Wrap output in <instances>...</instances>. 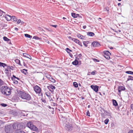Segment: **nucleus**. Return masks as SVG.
<instances>
[{
	"mask_svg": "<svg viewBox=\"0 0 133 133\" xmlns=\"http://www.w3.org/2000/svg\"><path fill=\"white\" fill-rule=\"evenodd\" d=\"M12 127L13 129L17 131L23 129L25 128L24 123L22 122L14 123Z\"/></svg>",
	"mask_w": 133,
	"mask_h": 133,
	"instance_id": "1",
	"label": "nucleus"
},
{
	"mask_svg": "<svg viewBox=\"0 0 133 133\" xmlns=\"http://www.w3.org/2000/svg\"><path fill=\"white\" fill-rule=\"evenodd\" d=\"M1 91L3 94L6 95H9L11 93L10 89L6 86H4L1 88Z\"/></svg>",
	"mask_w": 133,
	"mask_h": 133,
	"instance_id": "2",
	"label": "nucleus"
},
{
	"mask_svg": "<svg viewBox=\"0 0 133 133\" xmlns=\"http://www.w3.org/2000/svg\"><path fill=\"white\" fill-rule=\"evenodd\" d=\"M19 96L22 99H26V100H30L31 99L30 95L29 94L23 92L22 91H20L18 92Z\"/></svg>",
	"mask_w": 133,
	"mask_h": 133,
	"instance_id": "3",
	"label": "nucleus"
},
{
	"mask_svg": "<svg viewBox=\"0 0 133 133\" xmlns=\"http://www.w3.org/2000/svg\"><path fill=\"white\" fill-rule=\"evenodd\" d=\"M27 127L30 128L31 130L34 131H36L37 130V128L35 125H34L31 122L29 121L27 124Z\"/></svg>",
	"mask_w": 133,
	"mask_h": 133,
	"instance_id": "4",
	"label": "nucleus"
},
{
	"mask_svg": "<svg viewBox=\"0 0 133 133\" xmlns=\"http://www.w3.org/2000/svg\"><path fill=\"white\" fill-rule=\"evenodd\" d=\"M5 130L7 133H12L13 131V129L11 125H6L5 127Z\"/></svg>",
	"mask_w": 133,
	"mask_h": 133,
	"instance_id": "5",
	"label": "nucleus"
},
{
	"mask_svg": "<svg viewBox=\"0 0 133 133\" xmlns=\"http://www.w3.org/2000/svg\"><path fill=\"white\" fill-rule=\"evenodd\" d=\"M34 90L35 92L38 94L40 93L41 92V89L39 87L36 85L34 88Z\"/></svg>",
	"mask_w": 133,
	"mask_h": 133,
	"instance_id": "6",
	"label": "nucleus"
},
{
	"mask_svg": "<svg viewBox=\"0 0 133 133\" xmlns=\"http://www.w3.org/2000/svg\"><path fill=\"white\" fill-rule=\"evenodd\" d=\"M47 88L49 90L52 92H53L54 90L55 89V87L52 85H50L48 86Z\"/></svg>",
	"mask_w": 133,
	"mask_h": 133,
	"instance_id": "7",
	"label": "nucleus"
},
{
	"mask_svg": "<svg viewBox=\"0 0 133 133\" xmlns=\"http://www.w3.org/2000/svg\"><path fill=\"white\" fill-rule=\"evenodd\" d=\"M91 87L96 92H97L98 90L99 87L98 86L91 85Z\"/></svg>",
	"mask_w": 133,
	"mask_h": 133,
	"instance_id": "8",
	"label": "nucleus"
},
{
	"mask_svg": "<svg viewBox=\"0 0 133 133\" xmlns=\"http://www.w3.org/2000/svg\"><path fill=\"white\" fill-rule=\"evenodd\" d=\"M71 40L74 41L76 43L78 44L79 45L82 46L81 42L75 38H72Z\"/></svg>",
	"mask_w": 133,
	"mask_h": 133,
	"instance_id": "9",
	"label": "nucleus"
},
{
	"mask_svg": "<svg viewBox=\"0 0 133 133\" xmlns=\"http://www.w3.org/2000/svg\"><path fill=\"white\" fill-rule=\"evenodd\" d=\"M10 66H9L8 65L6 67H5V72L6 74H8L9 73V72H11V70H10Z\"/></svg>",
	"mask_w": 133,
	"mask_h": 133,
	"instance_id": "10",
	"label": "nucleus"
},
{
	"mask_svg": "<svg viewBox=\"0 0 133 133\" xmlns=\"http://www.w3.org/2000/svg\"><path fill=\"white\" fill-rule=\"evenodd\" d=\"M92 45L94 47L98 46L100 45V44L98 42H94L92 43Z\"/></svg>",
	"mask_w": 133,
	"mask_h": 133,
	"instance_id": "11",
	"label": "nucleus"
},
{
	"mask_svg": "<svg viewBox=\"0 0 133 133\" xmlns=\"http://www.w3.org/2000/svg\"><path fill=\"white\" fill-rule=\"evenodd\" d=\"M125 90V88L123 86H120L118 88V91L119 92L122 90Z\"/></svg>",
	"mask_w": 133,
	"mask_h": 133,
	"instance_id": "12",
	"label": "nucleus"
},
{
	"mask_svg": "<svg viewBox=\"0 0 133 133\" xmlns=\"http://www.w3.org/2000/svg\"><path fill=\"white\" fill-rule=\"evenodd\" d=\"M65 127L67 128V129L68 130H70L71 129L72 127L71 124H66L65 125Z\"/></svg>",
	"mask_w": 133,
	"mask_h": 133,
	"instance_id": "13",
	"label": "nucleus"
},
{
	"mask_svg": "<svg viewBox=\"0 0 133 133\" xmlns=\"http://www.w3.org/2000/svg\"><path fill=\"white\" fill-rule=\"evenodd\" d=\"M23 55L24 57L29 58L30 59H31V57L30 55L26 53H23Z\"/></svg>",
	"mask_w": 133,
	"mask_h": 133,
	"instance_id": "14",
	"label": "nucleus"
},
{
	"mask_svg": "<svg viewBox=\"0 0 133 133\" xmlns=\"http://www.w3.org/2000/svg\"><path fill=\"white\" fill-rule=\"evenodd\" d=\"M5 17L7 21H10L11 18V17L8 15H5Z\"/></svg>",
	"mask_w": 133,
	"mask_h": 133,
	"instance_id": "15",
	"label": "nucleus"
},
{
	"mask_svg": "<svg viewBox=\"0 0 133 133\" xmlns=\"http://www.w3.org/2000/svg\"><path fill=\"white\" fill-rule=\"evenodd\" d=\"M105 114H106V115L108 116V118H111V114L109 112L106 111L105 112Z\"/></svg>",
	"mask_w": 133,
	"mask_h": 133,
	"instance_id": "16",
	"label": "nucleus"
},
{
	"mask_svg": "<svg viewBox=\"0 0 133 133\" xmlns=\"http://www.w3.org/2000/svg\"><path fill=\"white\" fill-rule=\"evenodd\" d=\"M11 20L12 21L16 22L17 20V18L15 16H11Z\"/></svg>",
	"mask_w": 133,
	"mask_h": 133,
	"instance_id": "17",
	"label": "nucleus"
},
{
	"mask_svg": "<svg viewBox=\"0 0 133 133\" xmlns=\"http://www.w3.org/2000/svg\"><path fill=\"white\" fill-rule=\"evenodd\" d=\"M94 34L92 32H88L87 33V35L90 36H93L94 35Z\"/></svg>",
	"mask_w": 133,
	"mask_h": 133,
	"instance_id": "18",
	"label": "nucleus"
},
{
	"mask_svg": "<svg viewBox=\"0 0 133 133\" xmlns=\"http://www.w3.org/2000/svg\"><path fill=\"white\" fill-rule=\"evenodd\" d=\"M16 79L18 80H19V78L16 77L15 75H13L12 77L11 78V79L12 80H14V79Z\"/></svg>",
	"mask_w": 133,
	"mask_h": 133,
	"instance_id": "19",
	"label": "nucleus"
},
{
	"mask_svg": "<svg viewBox=\"0 0 133 133\" xmlns=\"http://www.w3.org/2000/svg\"><path fill=\"white\" fill-rule=\"evenodd\" d=\"M77 36L78 38H80L81 39H83L84 38V37L82 35L79 34H78L77 35Z\"/></svg>",
	"mask_w": 133,
	"mask_h": 133,
	"instance_id": "20",
	"label": "nucleus"
},
{
	"mask_svg": "<svg viewBox=\"0 0 133 133\" xmlns=\"http://www.w3.org/2000/svg\"><path fill=\"white\" fill-rule=\"evenodd\" d=\"M104 55H111V53L108 51H104Z\"/></svg>",
	"mask_w": 133,
	"mask_h": 133,
	"instance_id": "21",
	"label": "nucleus"
},
{
	"mask_svg": "<svg viewBox=\"0 0 133 133\" xmlns=\"http://www.w3.org/2000/svg\"><path fill=\"white\" fill-rule=\"evenodd\" d=\"M1 66H2L5 68L8 65L6 64L1 62Z\"/></svg>",
	"mask_w": 133,
	"mask_h": 133,
	"instance_id": "22",
	"label": "nucleus"
},
{
	"mask_svg": "<svg viewBox=\"0 0 133 133\" xmlns=\"http://www.w3.org/2000/svg\"><path fill=\"white\" fill-rule=\"evenodd\" d=\"M4 83V82L0 79V88L3 85Z\"/></svg>",
	"mask_w": 133,
	"mask_h": 133,
	"instance_id": "23",
	"label": "nucleus"
},
{
	"mask_svg": "<svg viewBox=\"0 0 133 133\" xmlns=\"http://www.w3.org/2000/svg\"><path fill=\"white\" fill-rule=\"evenodd\" d=\"M22 72L24 74L26 75L27 73V70L25 69H23L22 71Z\"/></svg>",
	"mask_w": 133,
	"mask_h": 133,
	"instance_id": "24",
	"label": "nucleus"
},
{
	"mask_svg": "<svg viewBox=\"0 0 133 133\" xmlns=\"http://www.w3.org/2000/svg\"><path fill=\"white\" fill-rule=\"evenodd\" d=\"M82 56V55L81 54H79L76 57V59L79 60V59H81V58Z\"/></svg>",
	"mask_w": 133,
	"mask_h": 133,
	"instance_id": "25",
	"label": "nucleus"
},
{
	"mask_svg": "<svg viewBox=\"0 0 133 133\" xmlns=\"http://www.w3.org/2000/svg\"><path fill=\"white\" fill-rule=\"evenodd\" d=\"M113 103V105L115 106H117L118 105V104L116 100H112Z\"/></svg>",
	"mask_w": 133,
	"mask_h": 133,
	"instance_id": "26",
	"label": "nucleus"
},
{
	"mask_svg": "<svg viewBox=\"0 0 133 133\" xmlns=\"http://www.w3.org/2000/svg\"><path fill=\"white\" fill-rule=\"evenodd\" d=\"M110 55H104V57L107 59H109L110 58Z\"/></svg>",
	"mask_w": 133,
	"mask_h": 133,
	"instance_id": "27",
	"label": "nucleus"
},
{
	"mask_svg": "<svg viewBox=\"0 0 133 133\" xmlns=\"http://www.w3.org/2000/svg\"><path fill=\"white\" fill-rule=\"evenodd\" d=\"M15 61L17 64L20 65H21L20 61L18 59H16L15 60Z\"/></svg>",
	"mask_w": 133,
	"mask_h": 133,
	"instance_id": "28",
	"label": "nucleus"
},
{
	"mask_svg": "<svg viewBox=\"0 0 133 133\" xmlns=\"http://www.w3.org/2000/svg\"><path fill=\"white\" fill-rule=\"evenodd\" d=\"M83 44L86 47H87L88 46V42L84 41L83 42Z\"/></svg>",
	"mask_w": 133,
	"mask_h": 133,
	"instance_id": "29",
	"label": "nucleus"
},
{
	"mask_svg": "<svg viewBox=\"0 0 133 133\" xmlns=\"http://www.w3.org/2000/svg\"><path fill=\"white\" fill-rule=\"evenodd\" d=\"M49 78L51 82L54 83L55 82V80L54 79H53L52 77H49Z\"/></svg>",
	"mask_w": 133,
	"mask_h": 133,
	"instance_id": "30",
	"label": "nucleus"
},
{
	"mask_svg": "<svg viewBox=\"0 0 133 133\" xmlns=\"http://www.w3.org/2000/svg\"><path fill=\"white\" fill-rule=\"evenodd\" d=\"M78 63V62L77 60H75L72 62V63L73 65H76Z\"/></svg>",
	"mask_w": 133,
	"mask_h": 133,
	"instance_id": "31",
	"label": "nucleus"
},
{
	"mask_svg": "<svg viewBox=\"0 0 133 133\" xmlns=\"http://www.w3.org/2000/svg\"><path fill=\"white\" fill-rule=\"evenodd\" d=\"M3 39L5 41H7V42H9L10 41V39L7 38L6 37H3Z\"/></svg>",
	"mask_w": 133,
	"mask_h": 133,
	"instance_id": "32",
	"label": "nucleus"
},
{
	"mask_svg": "<svg viewBox=\"0 0 133 133\" xmlns=\"http://www.w3.org/2000/svg\"><path fill=\"white\" fill-rule=\"evenodd\" d=\"M26 37L30 38H31L32 37V36L30 35L27 34H25L24 35Z\"/></svg>",
	"mask_w": 133,
	"mask_h": 133,
	"instance_id": "33",
	"label": "nucleus"
},
{
	"mask_svg": "<svg viewBox=\"0 0 133 133\" xmlns=\"http://www.w3.org/2000/svg\"><path fill=\"white\" fill-rule=\"evenodd\" d=\"M130 80H133V77H132L131 76H129L127 81H128Z\"/></svg>",
	"mask_w": 133,
	"mask_h": 133,
	"instance_id": "34",
	"label": "nucleus"
},
{
	"mask_svg": "<svg viewBox=\"0 0 133 133\" xmlns=\"http://www.w3.org/2000/svg\"><path fill=\"white\" fill-rule=\"evenodd\" d=\"M72 16L74 18H76L77 17V15H76L75 13H71Z\"/></svg>",
	"mask_w": 133,
	"mask_h": 133,
	"instance_id": "35",
	"label": "nucleus"
},
{
	"mask_svg": "<svg viewBox=\"0 0 133 133\" xmlns=\"http://www.w3.org/2000/svg\"><path fill=\"white\" fill-rule=\"evenodd\" d=\"M126 73L131 75H133V72L130 71H127L125 72Z\"/></svg>",
	"mask_w": 133,
	"mask_h": 133,
	"instance_id": "36",
	"label": "nucleus"
},
{
	"mask_svg": "<svg viewBox=\"0 0 133 133\" xmlns=\"http://www.w3.org/2000/svg\"><path fill=\"white\" fill-rule=\"evenodd\" d=\"M73 85L75 87H77L78 86V84L76 82H74L73 83Z\"/></svg>",
	"mask_w": 133,
	"mask_h": 133,
	"instance_id": "37",
	"label": "nucleus"
},
{
	"mask_svg": "<svg viewBox=\"0 0 133 133\" xmlns=\"http://www.w3.org/2000/svg\"><path fill=\"white\" fill-rule=\"evenodd\" d=\"M109 119L108 118L106 119L104 121V123L105 124H107L109 122Z\"/></svg>",
	"mask_w": 133,
	"mask_h": 133,
	"instance_id": "38",
	"label": "nucleus"
},
{
	"mask_svg": "<svg viewBox=\"0 0 133 133\" xmlns=\"http://www.w3.org/2000/svg\"><path fill=\"white\" fill-rule=\"evenodd\" d=\"M45 94L48 97H49L50 96V93L49 92H47L45 93Z\"/></svg>",
	"mask_w": 133,
	"mask_h": 133,
	"instance_id": "39",
	"label": "nucleus"
},
{
	"mask_svg": "<svg viewBox=\"0 0 133 133\" xmlns=\"http://www.w3.org/2000/svg\"><path fill=\"white\" fill-rule=\"evenodd\" d=\"M4 123L1 120H0V127L2 126L3 125Z\"/></svg>",
	"mask_w": 133,
	"mask_h": 133,
	"instance_id": "40",
	"label": "nucleus"
},
{
	"mask_svg": "<svg viewBox=\"0 0 133 133\" xmlns=\"http://www.w3.org/2000/svg\"><path fill=\"white\" fill-rule=\"evenodd\" d=\"M33 38L35 39H39V37H38L37 36H34L33 37Z\"/></svg>",
	"mask_w": 133,
	"mask_h": 133,
	"instance_id": "41",
	"label": "nucleus"
},
{
	"mask_svg": "<svg viewBox=\"0 0 133 133\" xmlns=\"http://www.w3.org/2000/svg\"><path fill=\"white\" fill-rule=\"evenodd\" d=\"M13 81V83L15 84H17L18 83V82L17 81L14 79V80H12Z\"/></svg>",
	"mask_w": 133,
	"mask_h": 133,
	"instance_id": "42",
	"label": "nucleus"
},
{
	"mask_svg": "<svg viewBox=\"0 0 133 133\" xmlns=\"http://www.w3.org/2000/svg\"><path fill=\"white\" fill-rule=\"evenodd\" d=\"M1 104L2 106L3 107H5L7 105L6 104L3 103Z\"/></svg>",
	"mask_w": 133,
	"mask_h": 133,
	"instance_id": "43",
	"label": "nucleus"
},
{
	"mask_svg": "<svg viewBox=\"0 0 133 133\" xmlns=\"http://www.w3.org/2000/svg\"><path fill=\"white\" fill-rule=\"evenodd\" d=\"M3 12L0 9V14H1L0 16H1L3 15Z\"/></svg>",
	"mask_w": 133,
	"mask_h": 133,
	"instance_id": "44",
	"label": "nucleus"
},
{
	"mask_svg": "<svg viewBox=\"0 0 133 133\" xmlns=\"http://www.w3.org/2000/svg\"><path fill=\"white\" fill-rule=\"evenodd\" d=\"M66 49L67 50V51L69 53L70 52V51H71L70 50L69 48H67Z\"/></svg>",
	"mask_w": 133,
	"mask_h": 133,
	"instance_id": "45",
	"label": "nucleus"
},
{
	"mask_svg": "<svg viewBox=\"0 0 133 133\" xmlns=\"http://www.w3.org/2000/svg\"><path fill=\"white\" fill-rule=\"evenodd\" d=\"M96 72V71H93L92 72H91V74L92 75H95Z\"/></svg>",
	"mask_w": 133,
	"mask_h": 133,
	"instance_id": "46",
	"label": "nucleus"
},
{
	"mask_svg": "<svg viewBox=\"0 0 133 133\" xmlns=\"http://www.w3.org/2000/svg\"><path fill=\"white\" fill-rule=\"evenodd\" d=\"M90 114V113L89 111H88L86 112V115L87 116H90V115H89V114Z\"/></svg>",
	"mask_w": 133,
	"mask_h": 133,
	"instance_id": "47",
	"label": "nucleus"
},
{
	"mask_svg": "<svg viewBox=\"0 0 133 133\" xmlns=\"http://www.w3.org/2000/svg\"><path fill=\"white\" fill-rule=\"evenodd\" d=\"M21 22V20L20 19H19L17 22V23L18 24H19Z\"/></svg>",
	"mask_w": 133,
	"mask_h": 133,
	"instance_id": "48",
	"label": "nucleus"
},
{
	"mask_svg": "<svg viewBox=\"0 0 133 133\" xmlns=\"http://www.w3.org/2000/svg\"><path fill=\"white\" fill-rule=\"evenodd\" d=\"M94 61L97 62H99V61L97 59H94Z\"/></svg>",
	"mask_w": 133,
	"mask_h": 133,
	"instance_id": "49",
	"label": "nucleus"
},
{
	"mask_svg": "<svg viewBox=\"0 0 133 133\" xmlns=\"http://www.w3.org/2000/svg\"><path fill=\"white\" fill-rule=\"evenodd\" d=\"M50 25L52 26L53 27H54L55 28H56L57 26V25Z\"/></svg>",
	"mask_w": 133,
	"mask_h": 133,
	"instance_id": "50",
	"label": "nucleus"
},
{
	"mask_svg": "<svg viewBox=\"0 0 133 133\" xmlns=\"http://www.w3.org/2000/svg\"><path fill=\"white\" fill-rule=\"evenodd\" d=\"M128 133H133V130H130Z\"/></svg>",
	"mask_w": 133,
	"mask_h": 133,
	"instance_id": "51",
	"label": "nucleus"
},
{
	"mask_svg": "<svg viewBox=\"0 0 133 133\" xmlns=\"http://www.w3.org/2000/svg\"><path fill=\"white\" fill-rule=\"evenodd\" d=\"M10 70H13V67L12 66H10Z\"/></svg>",
	"mask_w": 133,
	"mask_h": 133,
	"instance_id": "52",
	"label": "nucleus"
},
{
	"mask_svg": "<svg viewBox=\"0 0 133 133\" xmlns=\"http://www.w3.org/2000/svg\"><path fill=\"white\" fill-rule=\"evenodd\" d=\"M131 107L132 109H133V105L131 104Z\"/></svg>",
	"mask_w": 133,
	"mask_h": 133,
	"instance_id": "53",
	"label": "nucleus"
},
{
	"mask_svg": "<svg viewBox=\"0 0 133 133\" xmlns=\"http://www.w3.org/2000/svg\"><path fill=\"white\" fill-rule=\"evenodd\" d=\"M15 30L16 31H17L18 30V28H15Z\"/></svg>",
	"mask_w": 133,
	"mask_h": 133,
	"instance_id": "54",
	"label": "nucleus"
},
{
	"mask_svg": "<svg viewBox=\"0 0 133 133\" xmlns=\"http://www.w3.org/2000/svg\"><path fill=\"white\" fill-rule=\"evenodd\" d=\"M83 27L84 29H85L86 28V26L85 25H84L83 26Z\"/></svg>",
	"mask_w": 133,
	"mask_h": 133,
	"instance_id": "55",
	"label": "nucleus"
},
{
	"mask_svg": "<svg viewBox=\"0 0 133 133\" xmlns=\"http://www.w3.org/2000/svg\"><path fill=\"white\" fill-rule=\"evenodd\" d=\"M106 9L107 11H109V8H106Z\"/></svg>",
	"mask_w": 133,
	"mask_h": 133,
	"instance_id": "56",
	"label": "nucleus"
},
{
	"mask_svg": "<svg viewBox=\"0 0 133 133\" xmlns=\"http://www.w3.org/2000/svg\"><path fill=\"white\" fill-rule=\"evenodd\" d=\"M68 38L69 39H71L72 38H72L70 36H69L68 37Z\"/></svg>",
	"mask_w": 133,
	"mask_h": 133,
	"instance_id": "57",
	"label": "nucleus"
},
{
	"mask_svg": "<svg viewBox=\"0 0 133 133\" xmlns=\"http://www.w3.org/2000/svg\"><path fill=\"white\" fill-rule=\"evenodd\" d=\"M121 5V4L120 3H118V6H119Z\"/></svg>",
	"mask_w": 133,
	"mask_h": 133,
	"instance_id": "58",
	"label": "nucleus"
},
{
	"mask_svg": "<svg viewBox=\"0 0 133 133\" xmlns=\"http://www.w3.org/2000/svg\"><path fill=\"white\" fill-rule=\"evenodd\" d=\"M110 48V49H113V48L112 47H111Z\"/></svg>",
	"mask_w": 133,
	"mask_h": 133,
	"instance_id": "59",
	"label": "nucleus"
},
{
	"mask_svg": "<svg viewBox=\"0 0 133 133\" xmlns=\"http://www.w3.org/2000/svg\"><path fill=\"white\" fill-rule=\"evenodd\" d=\"M42 101L43 102H45V100H42Z\"/></svg>",
	"mask_w": 133,
	"mask_h": 133,
	"instance_id": "60",
	"label": "nucleus"
},
{
	"mask_svg": "<svg viewBox=\"0 0 133 133\" xmlns=\"http://www.w3.org/2000/svg\"><path fill=\"white\" fill-rule=\"evenodd\" d=\"M63 19H66V18H65V17H63Z\"/></svg>",
	"mask_w": 133,
	"mask_h": 133,
	"instance_id": "61",
	"label": "nucleus"
},
{
	"mask_svg": "<svg viewBox=\"0 0 133 133\" xmlns=\"http://www.w3.org/2000/svg\"><path fill=\"white\" fill-rule=\"evenodd\" d=\"M119 1H121L122 0H118Z\"/></svg>",
	"mask_w": 133,
	"mask_h": 133,
	"instance_id": "62",
	"label": "nucleus"
},
{
	"mask_svg": "<svg viewBox=\"0 0 133 133\" xmlns=\"http://www.w3.org/2000/svg\"><path fill=\"white\" fill-rule=\"evenodd\" d=\"M1 62H0V66H1Z\"/></svg>",
	"mask_w": 133,
	"mask_h": 133,
	"instance_id": "63",
	"label": "nucleus"
},
{
	"mask_svg": "<svg viewBox=\"0 0 133 133\" xmlns=\"http://www.w3.org/2000/svg\"><path fill=\"white\" fill-rule=\"evenodd\" d=\"M89 106H89V105H88V108H89Z\"/></svg>",
	"mask_w": 133,
	"mask_h": 133,
	"instance_id": "64",
	"label": "nucleus"
}]
</instances>
